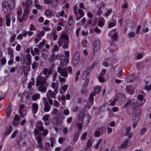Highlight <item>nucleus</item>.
<instances>
[{"label": "nucleus", "instance_id": "42", "mask_svg": "<svg viewBox=\"0 0 151 151\" xmlns=\"http://www.w3.org/2000/svg\"><path fill=\"white\" fill-rule=\"evenodd\" d=\"M43 135L44 137H45L47 135V134L48 133V131L47 129H44L43 128Z\"/></svg>", "mask_w": 151, "mask_h": 151}, {"label": "nucleus", "instance_id": "41", "mask_svg": "<svg viewBox=\"0 0 151 151\" xmlns=\"http://www.w3.org/2000/svg\"><path fill=\"white\" fill-rule=\"evenodd\" d=\"M35 79L33 77L32 78V81H30L28 85V88L34 85H35Z\"/></svg>", "mask_w": 151, "mask_h": 151}, {"label": "nucleus", "instance_id": "61", "mask_svg": "<svg viewBox=\"0 0 151 151\" xmlns=\"http://www.w3.org/2000/svg\"><path fill=\"white\" fill-rule=\"evenodd\" d=\"M92 141L91 140H89L87 143V147H90L92 145Z\"/></svg>", "mask_w": 151, "mask_h": 151}, {"label": "nucleus", "instance_id": "37", "mask_svg": "<svg viewBox=\"0 0 151 151\" xmlns=\"http://www.w3.org/2000/svg\"><path fill=\"white\" fill-rule=\"evenodd\" d=\"M65 12L64 10H63L61 12H58L56 15V16L57 17H59L61 16H63L65 15Z\"/></svg>", "mask_w": 151, "mask_h": 151}, {"label": "nucleus", "instance_id": "56", "mask_svg": "<svg viewBox=\"0 0 151 151\" xmlns=\"http://www.w3.org/2000/svg\"><path fill=\"white\" fill-rule=\"evenodd\" d=\"M50 142L51 143V146L52 147H53V143L55 142V139L53 138H51L50 139Z\"/></svg>", "mask_w": 151, "mask_h": 151}, {"label": "nucleus", "instance_id": "10", "mask_svg": "<svg viewBox=\"0 0 151 151\" xmlns=\"http://www.w3.org/2000/svg\"><path fill=\"white\" fill-rule=\"evenodd\" d=\"M140 110L137 109L133 114L132 116V120L134 123H137L139 121V116L140 114Z\"/></svg>", "mask_w": 151, "mask_h": 151}, {"label": "nucleus", "instance_id": "57", "mask_svg": "<svg viewBox=\"0 0 151 151\" xmlns=\"http://www.w3.org/2000/svg\"><path fill=\"white\" fill-rule=\"evenodd\" d=\"M135 35V33L133 32H131L128 34V36L129 37H132Z\"/></svg>", "mask_w": 151, "mask_h": 151}, {"label": "nucleus", "instance_id": "39", "mask_svg": "<svg viewBox=\"0 0 151 151\" xmlns=\"http://www.w3.org/2000/svg\"><path fill=\"white\" fill-rule=\"evenodd\" d=\"M40 97V95L38 93H36L33 95L32 96V99L33 100L36 101L37 99H39Z\"/></svg>", "mask_w": 151, "mask_h": 151}, {"label": "nucleus", "instance_id": "45", "mask_svg": "<svg viewBox=\"0 0 151 151\" xmlns=\"http://www.w3.org/2000/svg\"><path fill=\"white\" fill-rule=\"evenodd\" d=\"M59 50V47L57 45H55L52 48V53H54L55 52L58 50Z\"/></svg>", "mask_w": 151, "mask_h": 151}, {"label": "nucleus", "instance_id": "26", "mask_svg": "<svg viewBox=\"0 0 151 151\" xmlns=\"http://www.w3.org/2000/svg\"><path fill=\"white\" fill-rule=\"evenodd\" d=\"M47 50L45 49H43L42 50L41 52V55L44 58L46 59L48 56V55L46 52Z\"/></svg>", "mask_w": 151, "mask_h": 151}, {"label": "nucleus", "instance_id": "44", "mask_svg": "<svg viewBox=\"0 0 151 151\" xmlns=\"http://www.w3.org/2000/svg\"><path fill=\"white\" fill-rule=\"evenodd\" d=\"M45 15L46 16H49L51 15V13L50 11L48 9L45 10Z\"/></svg>", "mask_w": 151, "mask_h": 151}, {"label": "nucleus", "instance_id": "38", "mask_svg": "<svg viewBox=\"0 0 151 151\" xmlns=\"http://www.w3.org/2000/svg\"><path fill=\"white\" fill-rule=\"evenodd\" d=\"M134 79L132 78V76H130L126 77V81L127 83L131 82L133 81Z\"/></svg>", "mask_w": 151, "mask_h": 151}, {"label": "nucleus", "instance_id": "43", "mask_svg": "<svg viewBox=\"0 0 151 151\" xmlns=\"http://www.w3.org/2000/svg\"><path fill=\"white\" fill-rule=\"evenodd\" d=\"M16 34H14L12 36L10 37V42L11 43H12L14 41L15 38L16 37Z\"/></svg>", "mask_w": 151, "mask_h": 151}, {"label": "nucleus", "instance_id": "13", "mask_svg": "<svg viewBox=\"0 0 151 151\" xmlns=\"http://www.w3.org/2000/svg\"><path fill=\"white\" fill-rule=\"evenodd\" d=\"M56 92L52 91L51 90L49 89V90L46 95V96L47 97L52 98L55 99V95Z\"/></svg>", "mask_w": 151, "mask_h": 151}, {"label": "nucleus", "instance_id": "4", "mask_svg": "<svg viewBox=\"0 0 151 151\" xmlns=\"http://www.w3.org/2000/svg\"><path fill=\"white\" fill-rule=\"evenodd\" d=\"M67 70L69 74H71L72 73V68L70 66L68 67L67 69L65 68H63L60 66L59 67L57 68L58 73H60L61 76L64 77H67L68 76Z\"/></svg>", "mask_w": 151, "mask_h": 151}, {"label": "nucleus", "instance_id": "53", "mask_svg": "<svg viewBox=\"0 0 151 151\" xmlns=\"http://www.w3.org/2000/svg\"><path fill=\"white\" fill-rule=\"evenodd\" d=\"M136 103H133L132 104H131L130 105V106L132 107V110H134L136 109ZM136 105L137 104H136ZM136 106H137V105H136Z\"/></svg>", "mask_w": 151, "mask_h": 151}, {"label": "nucleus", "instance_id": "54", "mask_svg": "<svg viewBox=\"0 0 151 151\" xmlns=\"http://www.w3.org/2000/svg\"><path fill=\"white\" fill-rule=\"evenodd\" d=\"M112 10L111 9H109L105 14L106 17L108 16L112 12Z\"/></svg>", "mask_w": 151, "mask_h": 151}, {"label": "nucleus", "instance_id": "24", "mask_svg": "<svg viewBox=\"0 0 151 151\" xmlns=\"http://www.w3.org/2000/svg\"><path fill=\"white\" fill-rule=\"evenodd\" d=\"M11 103H9V106H8L6 109V116L8 118L10 117V113L11 112Z\"/></svg>", "mask_w": 151, "mask_h": 151}, {"label": "nucleus", "instance_id": "59", "mask_svg": "<svg viewBox=\"0 0 151 151\" xmlns=\"http://www.w3.org/2000/svg\"><path fill=\"white\" fill-rule=\"evenodd\" d=\"M35 7L38 9L41 10L42 9V7L40 5L38 4H35Z\"/></svg>", "mask_w": 151, "mask_h": 151}, {"label": "nucleus", "instance_id": "12", "mask_svg": "<svg viewBox=\"0 0 151 151\" xmlns=\"http://www.w3.org/2000/svg\"><path fill=\"white\" fill-rule=\"evenodd\" d=\"M26 8H23L24 12L23 15L22 17V18L23 20L25 21L28 17L29 13L30 12L29 10L27 9Z\"/></svg>", "mask_w": 151, "mask_h": 151}, {"label": "nucleus", "instance_id": "20", "mask_svg": "<svg viewBox=\"0 0 151 151\" xmlns=\"http://www.w3.org/2000/svg\"><path fill=\"white\" fill-rule=\"evenodd\" d=\"M48 86H47V85L44 86H40L38 87V90L42 93H45L46 91Z\"/></svg>", "mask_w": 151, "mask_h": 151}, {"label": "nucleus", "instance_id": "21", "mask_svg": "<svg viewBox=\"0 0 151 151\" xmlns=\"http://www.w3.org/2000/svg\"><path fill=\"white\" fill-rule=\"evenodd\" d=\"M51 108V106L48 103L44 104V111L45 112L49 111L50 109Z\"/></svg>", "mask_w": 151, "mask_h": 151}, {"label": "nucleus", "instance_id": "8", "mask_svg": "<svg viewBox=\"0 0 151 151\" xmlns=\"http://www.w3.org/2000/svg\"><path fill=\"white\" fill-rule=\"evenodd\" d=\"M62 121V118L58 116H54L52 119V124L54 126H58L60 125Z\"/></svg>", "mask_w": 151, "mask_h": 151}, {"label": "nucleus", "instance_id": "7", "mask_svg": "<svg viewBox=\"0 0 151 151\" xmlns=\"http://www.w3.org/2000/svg\"><path fill=\"white\" fill-rule=\"evenodd\" d=\"M80 54L79 52L76 51L73 58L72 63L73 66H76L80 60Z\"/></svg>", "mask_w": 151, "mask_h": 151}, {"label": "nucleus", "instance_id": "9", "mask_svg": "<svg viewBox=\"0 0 151 151\" xmlns=\"http://www.w3.org/2000/svg\"><path fill=\"white\" fill-rule=\"evenodd\" d=\"M2 6L3 11L5 14L11 10L13 9L9 5L7 1H5L3 2Z\"/></svg>", "mask_w": 151, "mask_h": 151}, {"label": "nucleus", "instance_id": "19", "mask_svg": "<svg viewBox=\"0 0 151 151\" xmlns=\"http://www.w3.org/2000/svg\"><path fill=\"white\" fill-rule=\"evenodd\" d=\"M58 57V55H55L54 53H52V54L51 55L49 58V62L50 63H52L55 61Z\"/></svg>", "mask_w": 151, "mask_h": 151}, {"label": "nucleus", "instance_id": "48", "mask_svg": "<svg viewBox=\"0 0 151 151\" xmlns=\"http://www.w3.org/2000/svg\"><path fill=\"white\" fill-rule=\"evenodd\" d=\"M38 63L37 62L34 61L32 64V68L33 69H35L38 65Z\"/></svg>", "mask_w": 151, "mask_h": 151}, {"label": "nucleus", "instance_id": "3", "mask_svg": "<svg viewBox=\"0 0 151 151\" xmlns=\"http://www.w3.org/2000/svg\"><path fill=\"white\" fill-rule=\"evenodd\" d=\"M91 118V116L87 114L83 115V113H80L79 115V119H81L83 127H86L88 125Z\"/></svg>", "mask_w": 151, "mask_h": 151}, {"label": "nucleus", "instance_id": "35", "mask_svg": "<svg viewBox=\"0 0 151 151\" xmlns=\"http://www.w3.org/2000/svg\"><path fill=\"white\" fill-rule=\"evenodd\" d=\"M131 127L130 126L127 127L125 129L126 132L125 134V136H127L128 134H130V130H131Z\"/></svg>", "mask_w": 151, "mask_h": 151}, {"label": "nucleus", "instance_id": "49", "mask_svg": "<svg viewBox=\"0 0 151 151\" xmlns=\"http://www.w3.org/2000/svg\"><path fill=\"white\" fill-rule=\"evenodd\" d=\"M17 130H16L14 131L12 134L11 136V138L12 139H13L15 137L17 134Z\"/></svg>", "mask_w": 151, "mask_h": 151}, {"label": "nucleus", "instance_id": "40", "mask_svg": "<svg viewBox=\"0 0 151 151\" xmlns=\"http://www.w3.org/2000/svg\"><path fill=\"white\" fill-rule=\"evenodd\" d=\"M26 58L27 62L31 61V56L29 54H27L26 55Z\"/></svg>", "mask_w": 151, "mask_h": 151}, {"label": "nucleus", "instance_id": "25", "mask_svg": "<svg viewBox=\"0 0 151 151\" xmlns=\"http://www.w3.org/2000/svg\"><path fill=\"white\" fill-rule=\"evenodd\" d=\"M126 90L127 92L130 94H132L134 93V92L133 88L130 86H127Z\"/></svg>", "mask_w": 151, "mask_h": 151}, {"label": "nucleus", "instance_id": "23", "mask_svg": "<svg viewBox=\"0 0 151 151\" xmlns=\"http://www.w3.org/2000/svg\"><path fill=\"white\" fill-rule=\"evenodd\" d=\"M96 96V94L95 93L93 92H92L90 94L89 97L88 101L89 102L91 103V104H90V105H91L93 104V97L94 96Z\"/></svg>", "mask_w": 151, "mask_h": 151}, {"label": "nucleus", "instance_id": "52", "mask_svg": "<svg viewBox=\"0 0 151 151\" xmlns=\"http://www.w3.org/2000/svg\"><path fill=\"white\" fill-rule=\"evenodd\" d=\"M50 148V144L49 142H47L45 144V149L47 150Z\"/></svg>", "mask_w": 151, "mask_h": 151}, {"label": "nucleus", "instance_id": "16", "mask_svg": "<svg viewBox=\"0 0 151 151\" xmlns=\"http://www.w3.org/2000/svg\"><path fill=\"white\" fill-rule=\"evenodd\" d=\"M91 69L89 67H88L86 69L83 74V78H85L90 74Z\"/></svg>", "mask_w": 151, "mask_h": 151}, {"label": "nucleus", "instance_id": "46", "mask_svg": "<svg viewBox=\"0 0 151 151\" xmlns=\"http://www.w3.org/2000/svg\"><path fill=\"white\" fill-rule=\"evenodd\" d=\"M117 39V35L116 33L114 34L112 36V41L114 42Z\"/></svg>", "mask_w": 151, "mask_h": 151}, {"label": "nucleus", "instance_id": "55", "mask_svg": "<svg viewBox=\"0 0 151 151\" xmlns=\"http://www.w3.org/2000/svg\"><path fill=\"white\" fill-rule=\"evenodd\" d=\"M102 141V139H100L97 142V143L96 144V145L95 146V148L96 149H97L99 148V146L100 143H101V142Z\"/></svg>", "mask_w": 151, "mask_h": 151}, {"label": "nucleus", "instance_id": "14", "mask_svg": "<svg viewBox=\"0 0 151 151\" xmlns=\"http://www.w3.org/2000/svg\"><path fill=\"white\" fill-rule=\"evenodd\" d=\"M60 63L64 65L68 63V59L64 55L60 56Z\"/></svg>", "mask_w": 151, "mask_h": 151}, {"label": "nucleus", "instance_id": "58", "mask_svg": "<svg viewBox=\"0 0 151 151\" xmlns=\"http://www.w3.org/2000/svg\"><path fill=\"white\" fill-rule=\"evenodd\" d=\"M48 100V102L50 104L52 105L53 104V100L51 99V98L47 97Z\"/></svg>", "mask_w": 151, "mask_h": 151}, {"label": "nucleus", "instance_id": "47", "mask_svg": "<svg viewBox=\"0 0 151 151\" xmlns=\"http://www.w3.org/2000/svg\"><path fill=\"white\" fill-rule=\"evenodd\" d=\"M6 62V59L4 57L1 60V66H2L5 64Z\"/></svg>", "mask_w": 151, "mask_h": 151}, {"label": "nucleus", "instance_id": "5", "mask_svg": "<svg viewBox=\"0 0 151 151\" xmlns=\"http://www.w3.org/2000/svg\"><path fill=\"white\" fill-rule=\"evenodd\" d=\"M47 85L48 86V83L46 80V78L44 77L39 76L37 78L36 83V86H44Z\"/></svg>", "mask_w": 151, "mask_h": 151}, {"label": "nucleus", "instance_id": "18", "mask_svg": "<svg viewBox=\"0 0 151 151\" xmlns=\"http://www.w3.org/2000/svg\"><path fill=\"white\" fill-rule=\"evenodd\" d=\"M6 19V25L9 27L10 24V22L11 20V15L10 14H8L5 15Z\"/></svg>", "mask_w": 151, "mask_h": 151}, {"label": "nucleus", "instance_id": "34", "mask_svg": "<svg viewBox=\"0 0 151 151\" xmlns=\"http://www.w3.org/2000/svg\"><path fill=\"white\" fill-rule=\"evenodd\" d=\"M46 42V41L45 40H43L42 41L40 42L39 44L37 45V47L39 48H41L43 46H44Z\"/></svg>", "mask_w": 151, "mask_h": 151}, {"label": "nucleus", "instance_id": "63", "mask_svg": "<svg viewBox=\"0 0 151 151\" xmlns=\"http://www.w3.org/2000/svg\"><path fill=\"white\" fill-rule=\"evenodd\" d=\"M73 150V148L71 147H68L65 148L63 151H72Z\"/></svg>", "mask_w": 151, "mask_h": 151}, {"label": "nucleus", "instance_id": "17", "mask_svg": "<svg viewBox=\"0 0 151 151\" xmlns=\"http://www.w3.org/2000/svg\"><path fill=\"white\" fill-rule=\"evenodd\" d=\"M32 112L33 114H36L38 110V106L37 104L36 103H33L32 105Z\"/></svg>", "mask_w": 151, "mask_h": 151}, {"label": "nucleus", "instance_id": "51", "mask_svg": "<svg viewBox=\"0 0 151 151\" xmlns=\"http://www.w3.org/2000/svg\"><path fill=\"white\" fill-rule=\"evenodd\" d=\"M53 105L54 106L58 108L60 106V104L57 100H55L54 101Z\"/></svg>", "mask_w": 151, "mask_h": 151}, {"label": "nucleus", "instance_id": "31", "mask_svg": "<svg viewBox=\"0 0 151 151\" xmlns=\"http://www.w3.org/2000/svg\"><path fill=\"white\" fill-rule=\"evenodd\" d=\"M9 5L11 8H14L15 6V2L14 0H10L7 1Z\"/></svg>", "mask_w": 151, "mask_h": 151}, {"label": "nucleus", "instance_id": "11", "mask_svg": "<svg viewBox=\"0 0 151 151\" xmlns=\"http://www.w3.org/2000/svg\"><path fill=\"white\" fill-rule=\"evenodd\" d=\"M137 98L139 100L136 103L137 105L138 106H141L144 104L145 101V99L143 98L142 96L140 95H138Z\"/></svg>", "mask_w": 151, "mask_h": 151}, {"label": "nucleus", "instance_id": "6", "mask_svg": "<svg viewBox=\"0 0 151 151\" xmlns=\"http://www.w3.org/2000/svg\"><path fill=\"white\" fill-rule=\"evenodd\" d=\"M100 48V41L98 40H95L93 43V55L94 56L95 54H96L97 55H99Z\"/></svg>", "mask_w": 151, "mask_h": 151}, {"label": "nucleus", "instance_id": "27", "mask_svg": "<svg viewBox=\"0 0 151 151\" xmlns=\"http://www.w3.org/2000/svg\"><path fill=\"white\" fill-rule=\"evenodd\" d=\"M128 142L129 141L127 139H125L124 141V142L120 146V147L121 148H126L127 147Z\"/></svg>", "mask_w": 151, "mask_h": 151}, {"label": "nucleus", "instance_id": "22", "mask_svg": "<svg viewBox=\"0 0 151 151\" xmlns=\"http://www.w3.org/2000/svg\"><path fill=\"white\" fill-rule=\"evenodd\" d=\"M51 87L54 90V91L57 93L58 91L57 89L58 87V85L57 83L52 82L51 84Z\"/></svg>", "mask_w": 151, "mask_h": 151}, {"label": "nucleus", "instance_id": "33", "mask_svg": "<svg viewBox=\"0 0 151 151\" xmlns=\"http://www.w3.org/2000/svg\"><path fill=\"white\" fill-rule=\"evenodd\" d=\"M86 79L83 83V88L84 89L87 87L89 81V79L88 78H85Z\"/></svg>", "mask_w": 151, "mask_h": 151}, {"label": "nucleus", "instance_id": "1", "mask_svg": "<svg viewBox=\"0 0 151 151\" xmlns=\"http://www.w3.org/2000/svg\"><path fill=\"white\" fill-rule=\"evenodd\" d=\"M69 42L68 35L66 33H63L60 35V37L59 38L58 44L59 47L62 46L63 49H66L69 47Z\"/></svg>", "mask_w": 151, "mask_h": 151}, {"label": "nucleus", "instance_id": "50", "mask_svg": "<svg viewBox=\"0 0 151 151\" xmlns=\"http://www.w3.org/2000/svg\"><path fill=\"white\" fill-rule=\"evenodd\" d=\"M48 115L47 114H46L43 116L42 118V120L45 122L47 121L48 120Z\"/></svg>", "mask_w": 151, "mask_h": 151}, {"label": "nucleus", "instance_id": "30", "mask_svg": "<svg viewBox=\"0 0 151 151\" xmlns=\"http://www.w3.org/2000/svg\"><path fill=\"white\" fill-rule=\"evenodd\" d=\"M31 3L32 1L31 0H27V1L26 4L24 5L23 8L26 7V9L29 10V6L31 5Z\"/></svg>", "mask_w": 151, "mask_h": 151}, {"label": "nucleus", "instance_id": "64", "mask_svg": "<svg viewBox=\"0 0 151 151\" xmlns=\"http://www.w3.org/2000/svg\"><path fill=\"white\" fill-rule=\"evenodd\" d=\"M145 89L147 91L151 90V83L149 86L148 85L146 86L145 87Z\"/></svg>", "mask_w": 151, "mask_h": 151}, {"label": "nucleus", "instance_id": "2", "mask_svg": "<svg viewBox=\"0 0 151 151\" xmlns=\"http://www.w3.org/2000/svg\"><path fill=\"white\" fill-rule=\"evenodd\" d=\"M36 128L35 129L34 133L37 143L39 144L41 143V138L39 136H37L40 132L42 131L43 129V126L42 122L41 121H38L37 122L35 126Z\"/></svg>", "mask_w": 151, "mask_h": 151}, {"label": "nucleus", "instance_id": "32", "mask_svg": "<svg viewBox=\"0 0 151 151\" xmlns=\"http://www.w3.org/2000/svg\"><path fill=\"white\" fill-rule=\"evenodd\" d=\"M126 23L128 26L130 27H132L133 26V21L131 20L127 19L126 21Z\"/></svg>", "mask_w": 151, "mask_h": 151}, {"label": "nucleus", "instance_id": "28", "mask_svg": "<svg viewBox=\"0 0 151 151\" xmlns=\"http://www.w3.org/2000/svg\"><path fill=\"white\" fill-rule=\"evenodd\" d=\"M118 99L120 101H124L125 100V97L122 93H119L118 95Z\"/></svg>", "mask_w": 151, "mask_h": 151}, {"label": "nucleus", "instance_id": "62", "mask_svg": "<svg viewBox=\"0 0 151 151\" xmlns=\"http://www.w3.org/2000/svg\"><path fill=\"white\" fill-rule=\"evenodd\" d=\"M147 129L145 127L143 128L140 131V133L141 135L143 134L146 131Z\"/></svg>", "mask_w": 151, "mask_h": 151}, {"label": "nucleus", "instance_id": "29", "mask_svg": "<svg viewBox=\"0 0 151 151\" xmlns=\"http://www.w3.org/2000/svg\"><path fill=\"white\" fill-rule=\"evenodd\" d=\"M59 0H51V3L52 6L54 7H56L59 4Z\"/></svg>", "mask_w": 151, "mask_h": 151}, {"label": "nucleus", "instance_id": "15", "mask_svg": "<svg viewBox=\"0 0 151 151\" xmlns=\"http://www.w3.org/2000/svg\"><path fill=\"white\" fill-rule=\"evenodd\" d=\"M12 130V127L11 126L7 127L6 128L4 132L3 133V135H6L10 134Z\"/></svg>", "mask_w": 151, "mask_h": 151}, {"label": "nucleus", "instance_id": "36", "mask_svg": "<svg viewBox=\"0 0 151 151\" xmlns=\"http://www.w3.org/2000/svg\"><path fill=\"white\" fill-rule=\"evenodd\" d=\"M95 93H98L100 92L101 90V88L98 86H95L94 88Z\"/></svg>", "mask_w": 151, "mask_h": 151}, {"label": "nucleus", "instance_id": "60", "mask_svg": "<svg viewBox=\"0 0 151 151\" xmlns=\"http://www.w3.org/2000/svg\"><path fill=\"white\" fill-rule=\"evenodd\" d=\"M79 137V135L78 134L75 135L73 138V141L74 142H76Z\"/></svg>", "mask_w": 151, "mask_h": 151}]
</instances>
